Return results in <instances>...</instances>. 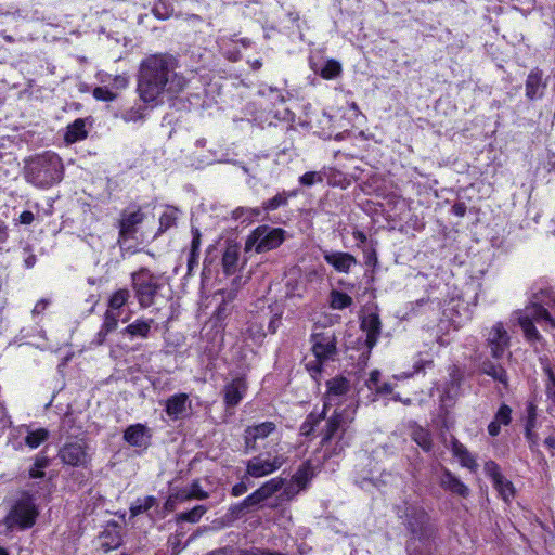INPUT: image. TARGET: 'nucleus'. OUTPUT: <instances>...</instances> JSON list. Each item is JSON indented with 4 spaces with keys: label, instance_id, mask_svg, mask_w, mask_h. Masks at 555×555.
<instances>
[{
    "label": "nucleus",
    "instance_id": "obj_24",
    "mask_svg": "<svg viewBox=\"0 0 555 555\" xmlns=\"http://www.w3.org/2000/svg\"><path fill=\"white\" fill-rule=\"evenodd\" d=\"M245 391V385L242 379H234L224 388V402L228 406H235L240 403Z\"/></svg>",
    "mask_w": 555,
    "mask_h": 555
},
{
    "label": "nucleus",
    "instance_id": "obj_41",
    "mask_svg": "<svg viewBox=\"0 0 555 555\" xmlns=\"http://www.w3.org/2000/svg\"><path fill=\"white\" fill-rule=\"evenodd\" d=\"M181 496L184 500H205L209 496V494L202 489L198 480H194L188 491H182Z\"/></svg>",
    "mask_w": 555,
    "mask_h": 555
},
{
    "label": "nucleus",
    "instance_id": "obj_13",
    "mask_svg": "<svg viewBox=\"0 0 555 555\" xmlns=\"http://www.w3.org/2000/svg\"><path fill=\"white\" fill-rule=\"evenodd\" d=\"M327 391L323 408L326 410L332 404H338L341 397H344L350 389L349 380L343 376L331 378L326 382Z\"/></svg>",
    "mask_w": 555,
    "mask_h": 555
},
{
    "label": "nucleus",
    "instance_id": "obj_2",
    "mask_svg": "<svg viewBox=\"0 0 555 555\" xmlns=\"http://www.w3.org/2000/svg\"><path fill=\"white\" fill-rule=\"evenodd\" d=\"M403 522L410 533L406 542L408 555L428 554L430 539L435 533L429 515L421 507L405 504Z\"/></svg>",
    "mask_w": 555,
    "mask_h": 555
},
{
    "label": "nucleus",
    "instance_id": "obj_33",
    "mask_svg": "<svg viewBox=\"0 0 555 555\" xmlns=\"http://www.w3.org/2000/svg\"><path fill=\"white\" fill-rule=\"evenodd\" d=\"M326 411L327 410L325 408H323V410L318 414L314 412H311L307 416V418L302 423V425L300 426L301 435L309 436L314 430L315 426H318L319 423L325 418Z\"/></svg>",
    "mask_w": 555,
    "mask_h": 555
},
{
    "label": "nucleus",
    "instance_id": "obj_59",
    "mask_svg": "<svg viewBox=\"0 0 555 555\" xmlns=\"http://www.w3.org/2000/svg\"><path fill=\"white\" fill-rule=\"evenodd\" d=\"M281 325V315L275 314L269 322L268 330L271 334H274Z\"/></svg>",
    "mask_w": 555,
    "mask_h": 555
},
{
    "label": "nucleus",
    "instance_id": "obj_64",
    "mask_svg": "<svg viewBox=\"0 0 555 555\" xmlns=\"http://www.w3.org/2000/svg\"><path fill=\"white\" fill-rule=\"evenodd\" d=\"M237 555H263V551L259 548H242L237 551Z\"/></svg>",
    "mask_w": 555,
    "mask_h": 555
},
{
    "label": "nucleus",
    "instance_id": "obj_19",
    "mask_svg": "<svg viewBox=\"0 0 555 555\" xmlns=\"http://www.w3.org/2000/svg\"><path fill=\"white\" fill-rule=\"evenodd\" d=\"M324 259L328 264L333 266L335 270L344 273H347L351 266L357 263L356 258L351 254L341 251L326 253Z\"/></svg>",
    "mask_w": 555,
    "mask_h": 555
},
{
    "label": "nucleus",
    "instance_id": "obj_40",
    "mask_svg": "<svg viewBox=\"0 0 555 555\" xmlns=\"http://www.w3.org/2000/svg\"><path fill=\"white\" fill-rule=\"evenodd\" d=\"M284 479L283 478H272L271 480L264 482L260 488V492L263 494V496L267 499L271 498L274 493H276L279 490H281L284 487Z\"/></svg>",
    "mask_w": 555,
    "mask_h": 555
},
{
    "label": "nucleus",
    "instance_id": "obj_8",
    "mask_svg": "<svg viewBox=\"0 0 555 555\" xmlns=\"http://www.w3.org/2000/svg\"><path fill=\"white\" fill-rule=\"evenodd\" d=\"M57 455L63 464L73 467H87L91 460L87 452V444L82 440L65 443Z\"/></svg>",
    "mask_w": 555,
    "mask_h": 555
},
{
    "label": "nucleus",
    "instance_id": "obj_15",
    "mask_svg": "<svg viewBox=\"0 0 555 555\" xmlns=\"http://www.w3.org/2000/svg\"><path fill=\"white\" fill-rule=\"evenodd\" d=\"M546 82L543 80V72L539 68L532 69L526 79V96L537 100L543 96Z\"/></svg>",
    "mask_w": 555,
    "mask_h": 555
},
{
    "label": "nucleus",
    "instance_id": "obj_32",
    "mask_svg": "<svg viewBox=\"0 0 555 555\" xmlns=\"http://www.w3.org/2000/svg\"><path fill=\"white\" fill-rule=\"evenodd\" d=\"M87 132L85 130V121L82 119H76L73 124L67 127L65 140L69 143L85 139Z\"/></svg>",
    "mask_w": 555,
    "mask_h": 555
},
{
    "label": "nucleus",
    "instance_id": "obj_62",
    "mask_svg": "<svg viewBox=\"0 0 555 555\" xmlns=\"http://www.w3.org/2000/svg\"><path fill=\"white\" fill-rule=\"evenodd\" d=\"M234 548L231 547V546H225V547H221V548H218V550H215V551H211L209 552L208 554L206 555H233L234 554Z\"/></svg>",
    "mask_w": 555,
    "mask_h": 555
},
{
    "label": "nucleus",
    "instance_id": "obj_29",
    "mask_svg": "<svg viewBox=\"0 0 555 555\" xmlns=\"http://www.w3.org/2000/svg\"><path fill=\"white\" fill-rule=\"evenodd\" d=\"M482 372L488 376H491L494 380L507 386V373L502 365L487 361L482 363Z\"/></svg>",
    "mask_w": 555,
    "mask_h": 555
},
{
    "label": "nucleus",
    "instance_id": "obj_27",
    "mask_svg": "<svg viewBox=\"0 0 555 555\" xmlns=\"http://www.w3.org/2000/svg\"><path fill=\"white\" fill-rule=\"evenodd\" d=\"M411 438L424 452H430L433 450L434 443L431 435L427 429L417 425L414 426L412 428Z\"/></svg>",
    "mask_w": 555,
    "mask_h": 555
},
{
    "label": "nucleus",
    "instance_id": "obj_56",
    "mask_svg": "<svg viewBox=\"0 0 555 555\" xmlns=\"http://www.w3.org/2000/svg\"><path fill=\"white\" fill-rule=\"evenodd\" d=\"M153 13L158 18H162V20L168 18L169 17V12L167 11L166 2L164 0H159L155 4V7L153 9Z\"/></svg>",
    "mask_w": 555,
    "mask_h": 555
},
{
    "label": "nucleus",
    "instance_id": "obj_49",
    "mask_svg": "<svg viewBox=\"0 0 555 555\" xmlns=\"http://www.w3.org/2000/svg\"><path fill=\"white\" fill-rule=\"evenodd\" d=\"M302 489H299V486L291 481L283 488L282 493L280 494V499L282 501H291L293 500Z\"/></svg>",
    "mask_w": 555,
    "mask_h": 555
},
{
    "label": "nucleus",
    "instance_id": "obj_18",
    "mask_svg": "<svg viewBox=\"0 0 555 555\" xmlns=\"http://www.w3.org/2000/svg\"><path fill=\"white\" fill-rule=\"evenodd\" d=\"M186 393H177L166 400V413L171 420H178L186 412V405H190Z\"/></svg>",
    "mask_w": 555,
    "mask_h": 555
},
{
    "label": "nucleus",
    "instance_id": "obj_7",
    "mask_svg": "<svg viewBox=\"0 0 555 555\" xmlns=\"http://www.w3.org/2000/svg\"><path fill=\"white\" fill-rule=\"evenodd\" d=\"M284 230L269 225L257 227L245 242V250L261 254L278 248L284 241Z\"/></svg>",
    "mask_w": 555,
    "mask_h": 555
},
{
    "label": "nucleus",
    "instance_id": "obj_10",
    "mask_svg": "<svg viewBox=\"0 0 555 555\" xmlns=\"http://www.w3.org/2000/svg\"><path fill=\"white\" fill-rule=\"evenodd\" d=\"M284 462L283 455H275L272 459H263L262 455L254 456L246 464V475L254 478L264 477L280 469Z\"/></svg>",
    "mask_w": 555,
    "mask_h": 555
},
{
    "label": "nucleus",
    "instance_id": "obj_54",
    "mask_svg": "<svg viewBox=\"0 0 555 555\" xmlns=\"http://www.w3.org/2000/svg\"><path fill=\"white\" fill-rule=\"evenodd\" d=\"M485 470L492 478L493 482L503 476L500 472L499 465L493 461L486 463Z\"/></svg>",
    "mask_w": 555,
    "mask_h": 555
},
{
    "label": "nucleus",
    "instance_id": "obj_20",
    "mask_svg": "<svg viewBox=\"0 0 555 555\" xmlns=\"http://www.w3.org/2000/svg\"><path fill=\"white\" fill-rule=\"evenodd\" d=\"M149 437L147 428L142 424L130 425L124 431L125 441L133 447H146Z\"/></svg>",
    "mask_w": 555,
    "mask_h": 555
},
{
    "label": "nucleus",
    "instance_id": "obj_3",
    "mask_svg": "<svg viewBox=\"0 0 555 555\" xmlns=\"http://www.w3.org/2000/svg\"><path fill=\"white\" fill-rule=\"evenodd\" d=\"M352 420L346 410H335L327 418L325 427L322 429L321 439V446L324 448L326 456L337 455L348 446L345 438Z\"/></svg>",
    "mask_w": 555,
    "mask_h": 555
},
{
    "label": "nucleus",
    "instance_id": "obj_42",
    "mask_svg": "<svg viewBox=\"0 0 555 555\" xmlns=\"http://www.w3.org/2000/svg\"><path fill=\"white\" fill-rule=\"evenodd\" d=\"M130 297V293L126 288L116 291L109 298V308L117 310L121 308Z\"/></svg>",
    "mask_w": 555,
    "mask_h": 555
},
{
    "label": "nucleus",
    "instance_id": "obj_17",
    "mask_svg": "<svg viewBox=\"0 0 555 555\" xmlns=\"http://www.w3.org/2000/svg\"><path fill=\"white\" fill-rule=\"evenodd\" d=\"M144 215L140 209L132 212L124 211L119 221V236L126 238L135 232V227L143 221Z\"/></svg>",
    "mask_w": 555,
    "mask_h": 555
},
{
    "label": "nucleus",
    "instance_id": "obj_58",
    "mask_svg": "<svg viewBox=\"0 0 555 555\" xmlns=\"http://www.w3.org/2000/svg\"><path fill=\"white\" fill-rule=\"evenodd\" d=\"M433 365V361L431 360H417L413 367V372H411L410 374H408L406 376L410 377V376H413L414 374L416 373H420L421 371H423L426 366H431Z\"/></svg>",
    "mask_w": 555,
    "mask_h": 555
},
{
    "label": "nucleus",
    "instance_id": "obj_6",
    "mask_svg": "<svg viewBox=\"0 0 555 555\" xmlns=\"http://www.w3.org/2000/svg\"><path fill=\"white\" fill-rule=\"evenodd\" d=\"M131 281L140 307L149 308L154 305L160 288L158 278L150 270L141 268L131 274Z\"/></svg>",
    "mask_w": 555,
    "mask_h": 555
},
{
    "label": "nucleus",
    "instance_id": "obj_31",
    "mask_svg": "<svg viewBox=\"0 0 555 555\" xmlns=\"http://www.w3.org/2000/svg\"><path fill=\"white\" fill-rule=\"evenodd\" d=\"M380 373L374 370L370 373L369 380L366 382L367 387L379 395H388L392 392V386L389 383H383L379 380Z\"/></svg>",
    "mask_w": 555,
    "mask_h": 555
},
{
    "label": "nucleus",
    "instance_id": "obj_43",
    "mask_svg": "<svg viewBox=\"0 0 555 555\" xmlns=\"http://www.w3.org/2000/svg\"><path fill=\"white\" fill-rule=\"evenodd\" d=\"M341 73L340 64L335 60H328L324 67L321 69L320 75L325 79H333Z\"/></svg>",
    "mask_w": 555,
    "mask_h": 555
},
{
    "label": "nucleus",
    "instance_id": "obj_52",
    "mask_svg": "<svg viewBox=\"0 0 555 555\" xmlns=\"http://www.w3.org/2000/svg\"><path fill=\"white\" fill-rule=\"evenodd\" d=\"M175 211H166L159 218V231L164 232L176 222Z\"/></svg>",
    "mask_w": 555,
    "mask_h": 555
},
{
    "label": "nucleus",
    "instance_id": "obj_61",
    "mask_svg": "<svg viewBox=\"0 0 555 555\" xmlns=\"http://www.w3.org/2000/svg\"><path fill=\"white\" fill-rule=\"evenodd\" d=\"M533 426L532 422H528L526 426V437L531 442V444H537L538 436L531 429Z\"/></svg>",
    "mask_w": 555,
    "mask_h": 555
},
{
    "label": "nucleus",
    "instance_id": "obj_30",
    "mask_svg": "<svg viewBox=\"0 0 555 555\" xmlns=\"http://www.w3.org/2000/svg\"><path fill=\"white\" fill-rule=\"evenodd\" d=\"M313 477L311 464L309 462L304 463L292 477V481L299 486V489H306L309 481Z\"/></svg>",
    "mask_w": 555,
    "mask_h": 555
},
{
    "label": "nucleus",
    "instance_id": "obj_23",
    "mask_svg": "<svg viewBox=\"0 0 555 555\" xmlns=\"http://www.w3.org/2000/svg\"><path fill=\"white\" fill-rule=\"evenodd\" d=\"M154 324L153 319L143 320L137 319L134 322L127 325L121 334L130 337L131 339L134 337L147 338L151 333V327Z\"/></svg>",
    "mask_w": 555,
    "mask_h": 555
},
{
    "label": "nucleus",
    "instance_id": "obj_11",
    "mask_svg": "<svg viewBox=\"0 0 555 555\" xmlns=\"http://www.w3.org/2000/svg\"><path fill=\"white\" fill-rule=\"evenodd\" d=\"M276 430V424L271 421L247 426L243 434L245 452L256 451L258 441L268 438Z\"/></svg>",
    "mask_w": 555,
    "mask_h": 555
},
{
    "label": "nucleus",
    "instance_id": "obj_14",
    "mask_svg": "<svg viewBox=\"0 0 555 555\" xmlns=\"http://www.w3.org/2000/svg\"><path fill=\"white\" fill-rule=\"evenodd\" d=\"M361 328L366 333L365 345L369 349H372L376 345L382 331L378 314L375 312L365 314L361 320Z\"/></svg>",
    "mask_w": 555,
    "mask_h": 555
},
{
    "label": "nucleus",
    "instance_id": "obj_44",
    "mask_svg": "<svg viewBox=\"0 0 555 555\" xmlns=\"http://www.w3.org/2000/svg\"><path fill=\"white\" fill-rule=\"evenodd\" d=\"M155 504H156V499L154 496H146L143 500H137V502L131 506L130 512L133 516H135L143 512L149 511Z\"/></svg>",
    "mask_w": 555,
    "mask_h": 555
},
{
    "label": "nucleus",
    "instance_id": "obj_34",
    "mask_svg": "<svg viewBox=\"0 0 555 555\" xmlns=\"http://www.w3.org/2000/svg\"><path fill=\"white\" fill-rule=\"evenodd\" d=\"M519 325L528 340H539L540 334L535 328L530 315H520L518 319Z\"/></svg>",
    "mask_w": 555,
    "mask_h": 555
},
{
    "label": "nucleus",
    "instance_id": "obj_28",
    "mask_svg": "<svg viewBox=\"0 0 555 555\" xmlns=\"http://www.w3.org/2000/svg\"><path fill=\"white\" fill-rule=\"evenodd\" d=\"M525 315H530L531 320L538 323L546 322L552 327H555V320L552 318L550 311L542 305L533 304L526 308Z\"/></svg>",
    "mask_w": 555,
    "mask_h": 555
},
{
    "label": "nucleus",
    "instance_id": "obj_22",
    "mask_svg": "<svg viewBox=\"0 0 555 555\" xmlns=\"http://www.w3.org/2000/svg\"><path fill=\"white\" fill-rule=\"evenodd\" d=\"M240 245L228 244L222 255V269L227 275H232L238 268Z\"/></svg>",
    "mask_w": 555,
    "mask_h": 555
},
{
    "label": "nucleus",
    "instance_id": "obj_45",
    "mask_svg": "<svg viewBox=\"0 0 555 555\" xmlns=\"http://www.w3.org/2000/svg\"><path fill=\"white\" fill-rule=\"evenodd\" d=\"M544 372L547 376V380L545 383V393L547 399H550L555 404V374L551 367H545Z\"/></svg>",
    "mask_w": 555,
    "mask_h": 555
},
{
    "label": "nucleus",
    "instance_id": "obj_63",
    "mask_svg": "<svg viewBox=\"0 0 555 555\" xmlns=\"http://www.w3.org/2000/svg\"><path fill=\"white\" fill-rule=\"evenodd\" d=\"M34 214L31 211H23L21 215H20V222L22 224H30L33 221H34Z\"/></svg>",
    "mask_w": 555,
    "mask_h": 555
},
{
    "label": "nucleus",
    "instance_id": "obj_21",
    "mask_svg": "<svg viewBox=\"0 0 555 555\" xmlns=\"http://www.w3.org/2000/svg\"><path fill=\"white\" fill-rule=\"evenodd\" d=\"M461 380L455 374H451L450 382L446 385L440 397L441 409L452 408L460 396Z\"/></svg>",
    "mask_w": 555,
    "mask_h": 555
},
{
    "label": "nucleus",
    "instance_id": "obj_37",
    "mask_svg": "<svg viewBox=\"0 0 555 555\" xmlns=\"http://www.w3.org/2000/svg\"><path fill=\"white\" fill-rule=\"evenodd\" d=\"M49 438V431L44 428H38L36 430L29 431L25 437V443L35 449L39 447L42 442H44Z\"/></svg>",
    "mask_w": 555,
    "mask_h": 555
},
{
    "label": "nucleus",
    "instance_id": "obj_46",
    "mask_svg": "<svg viewBox=\"0 0 555 555\" xmlns=\"http://www.w3.org/2000/svg\"><path fill=\"white\" fill-rule=\"evenodd\" d=\"M118 313L107 310L104 315V322L102 327L105 332L112 333L117 328L118 325Z\"/></svg>",
    "mask_w": 555,
    "mask_h": 555
},
{
    "label": "nucleus",
    "instance_id": "obj_26",
    "mask_svg": "<svg viewBox=\"0 0 555 555\" xmlns=\"http://www.w3.org/2000/svg\"><path fill=\"white\" fill-rule=\"evenodd\" d=\"M99 539L101 548L106 553L121 545V537L116 526L103 531Z\"/></svg>",
    "mask_w": 555,
    "mask_h": 555
},
{
    "label": "nucleus",
    "instance_id": "obj_47",
    "mask_svg": "<svg viewBox=\"0 0 555 555\" xmlns=\"http://www.w3.org/2000/svg\"><path fill=\"white\" fill-rule=\"evenodd\" d=\"M511 414L512 409L506 404H502L499 411L496 412L493 421L500 425H508L512 420Z\"/></svg>",
    "mask_w": 555,
    "mask_h": 555
},
{
    "label": "nucleus",
    "instance_id": "obj_25",
    "mask_svg": "<svg viewBox=\"0 0 555 555\" xmlns=\"http://www.w3.org/2000/svg\"><path fill=\"white\" fill-rule=\"evenodd\" d=\"M451 450L453 455L459 459L462 466L467 467L470 470L477 469L478 465L474 456L469 453L467 448L455 438L452 439Z\"/></svg>",
    "mask_w": 555,
    "mask_h": 555
},
{
    "label": "nucleus",
    "instance_id": "obj_5",
    "mask_svg": "<svg viewBox=\"0 0 555 555\" xmlns=\"http://www.w3.org/2000/svg\"><path fill=\"white\" fill-rule=\"evenodd\" d=\"M38 515L39 512L34 496L28 492H23L12 504L2 522L10 532L14 530L23 531L31 528L36 524Z\"/></svg>",
    "mask_w": 555,
    "mask_h": 555
},
{
    "label": "nucleus",
    "instance_id": "obj_16",
    "mask_svg": "<svg viewBox=\"0 0 555 555\" xmlns=\"http://www.w3.org/2000/svg\"><path fill=\"white\" fill-rule=\"evenodd\" d=\"M439 483L444 490L462 498H466L469 494L468 487L447 468H443Z\"/></svg>",
    "mask_w": 555,
    "mask_h": 555
},
{
    "label": "nucleus",
    "instance_id": "obj_36",
    "mask_svg": "<svg viewBox=\"0 0 555 555\" xmlns=\"http://www.w3.org/2000/svg\"><path fill=\"white\" fill-rule=\"evenodd\" d=\"M207 512V507L204 505H197L191 511L183 512L177 515V521H188V522H197L203 515Z\"/></svg>",
    "mask_w": 555,
    "mask_h": 555
},
{
    "label": "nucleus",
    "instance_id": "obj_57",
    "mask_svg": "<svg viewBox=\"0 0 555 555\" xmlns=\"http://www.w3.org/2000/svg\"><path fill=\"white\" fill-rule=\"evenodd\" d=\"M249 476L245 475L243 480L232 487L231 493L233 496H241L244 493L247 492L248 486L245 482V479H247Z\"/></svg>",
    "mask_w": 555,
    "mask_h": 555
},
{
    "label": "nucleus",
    "instance_id": "obj_39",
    "mask_svg": "<svg viewBox=\"0 0 555 555\" xmlns=\"http://www.w3.org/2000/svg\"><path fill=\"white\" fill-rule=\"evenodd\" d=\"M284 479L283 478H272L271 480L264 482L260 488V492L263 494V496L267 499L271 498L274 493H276L279 490H281L284 487Z\"/></svg>",
    "mask_w": 555,
    "mask_h": 555
},
{
    "label": "nucleus",
    "instance_id": "obj_9",
    "mask_svg": "<svg viewBox=\"0 0 555 555\" xmlns=\"http://www.w3.org/2000/svg\"><path fill=\"white\" fill-rule=\"evenodd\" d=\"M314 358L328 361L337 353V338L332 331L314 333L311 336Z\"/></svg>",
    "mask_w": 555,
    "mask_h": 555
},
{
    "label": "nucleus",
    "instance_id": "obj_35",
    "mask_svg": "<svg viewBox=\"0 0 555 555\" xmlns=\"http://www.w3.org/2000/svg\"><path fill=\"white\" fill-rule=\"evenodd\" d=\"M330 297V306L333 309L341 310L352 305V298L346 293L339 291H332Z\"/></svg>",
    "mask_w": 555,
    "mask_h": 555
},
{
    "label": "nucleus",
    "instance_id": "obj_12",
    "mask_svg": "<svg viewBox=\"0 0 555 555\" xmlns=\"http://www.w3.org/2000/svg\"><path fill=\"white\" fill-rule=\"evenodd\" d=\"M509 336L503 323L494 324L488 335V346L493 358L500 359L509 347Z\"/></svg>",
    "mask_w": 555,
    "mask_h": 555
},
{
    "label": "nucleus",
    "instance_id": "obj_48",
    "mask_svg": "<svg viewBox=\"0 0 555 555\" xmlns=\"http://www.w3.org/2000/svg\"><path fill=\"white\" fill-rule=\"evenodd\" d=\"M263 501H266V498L260 490L257 489L243 500V505H248L249 509H253L258 507Z\"/></svg>",
    "mask_w": 555,
    "mask_h": 555
},
{
    "label": "nucleus",
    "instance_id": "obj_38",
    "mask_svg": "<svg viewBox=\"0 0 555 555\" xmlns=\"http://www.w3.org/2000/svg\"><path fill=\"white\" fill-rule=\"evenodd\" d=\"M493 483L494 488L498 490V492L505 502H508L512 498H514L515 491L513 483L509 480H507L504 476L499 478Z\"/></svg>",
    "mask_w": 555,
    "mask_h": 555
},
{
    "label": "nucleus",
    "instance_id": "obj_1",
    "mask_svg": "<svg viewBox=\"0 0 555 555\" xmlns=\"http://www.w3.org/2000/svg\"><path fill=\"white\" fill-rule=\"evenodd\" d=\"M177 62L166 53L151 54L139 66L138 92L145 103L156 101L162 94H178L186 80L176 72Z\"/></svg>",
    "mask_w": 555,
    "mask_h": 555
},
{
    "label": "nucleus",
    "instance_id": "obj_51",
    "mask_svg": "<svg viewBox=\"0 0 555 555\" xmlns=\"http://www.w3.org/2000/svg\"><path fill=\"white\" fill-rule=\"evenodd\" d=\"M92 93L99 101L112 102L116 99V94L105 87H96Z\"/></svg>",
    "mask_w": 555,
    "mask_h": 555
},
{
    "label": "nucleus",
    "instance_id": "obj_4",
    "mask_svg": "<svg viewBox=\"0 0 555 555\" xmlns=\"http://www.w3.org/2000/svg\"><path fill=\"white\" fill-rule=\"evenodd\" d=\"M62 178L61 159L56 154L44 153L29 160L26 179L39 188H48Z\"/></svg>",
    "mask_w": 555,
    "mask_h": 555
},
{
    "label": "nucleus",
    "instance_id": "obj_53",
    "mask_svg": "<svg viewBox=\"0 0 555 555\" xmlns=\"http://www.w3.org/2000/svg\"><path fill=\"white\" fill-rule=\"evenodd\" d=\"M325 361L324 360H320V359H314V360H311V361H308L305 366L307 369V371L310 373V375L317 379V377L321 374L322 372V365Z\"/></svg>",
    "mask_w": 555,
    "mask_h": 555
},
{
    "label": "nucleus",
    "instance_id": "obj_55",
    "mask_svg": "<svg viewBox=\"0 0 555 555\" xmlns=\"http://www.w3.org/2000/svg\"><path fill=\"white\" fill-rule=\"evenodd\" d=\"M317 181L321 182L322 177L315 171L306 172L304 176L300 177V183L306 186H311Z\"/></svg>",
    "mask_w": 555,
    "mask_h": 555
},
{
    "label": "nucleus",
    "instance_id": "obj_50",
    "mask_svg": "<svg viewBox=\"0 0 555 555\" xmlns=\"http://www.w3.org/2000/svg\"><path fill=\"white\" fill-rule=\"evenodd\" d=\"M287 197L284 194H278L263 203L264 210H275L280 206L286 205Z\"/></svg>",
    "mask_w": 555,
    "mask_h": 555
},
{
    "label": "nucleus",
    "instance_id": "obj_60",
    "mask_svg": "<svg viewBox=\"0 0 555 555\" xmlns=\"http://www.w3.org/2000/svg\"><path fill=\"white\" fill-rule=\"evenodd\" d=\"M466 205L465 203L463 202H460V203H455L453 206H452V211L454 215H456L457 217H464L465 214H466Z\"/></svg>",
    "mask_w": 555,
    "mask_h": 555
}]
</instances>
